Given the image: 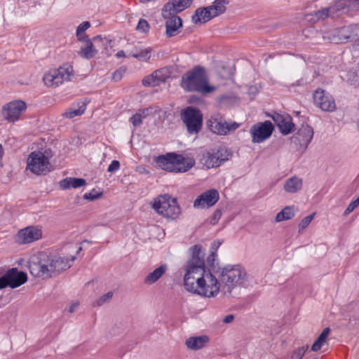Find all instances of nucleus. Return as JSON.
I'll list each match as a JSON object with an SVG mask.
<instances>
[{"label":"nucleus","mask_w":359,"mask_h":359,"mask_svg":"<svg viewBox=\"0 0 359 359\" xmlns=\"http://www.w3.org/2000/svg\"><path fill=\"white\" fill-rule=\"evenodd\" d=\"M190 258L187 262L184 285L189 292L205 297H214L219 292L220 283L205 268V253L201 245H194L189 250Z\"/></svg>","instance_id":"1"},{"label":"nucleus","mask_w":359,"mask_h":359,"mask_svg":"<svg viewBox=\"0 0 359 359\" xmlns=\"http://www.w3.org/2000/svg\"><path fill=\"white\" fill-rule=\"evenodd\" d=\"M193 0H170L163 7L161 15L165 21V34L172 37L177 34V30L182 27V18L177 13L189 8Z\"/></svg>","instance_id":"2"},{"label":"nucleus","mask_w":359,"mask_h":359,"mask_svg":"<svg viewBox=\"0 0 359 359\" xmlns=\"http://www.w3.org/2000/svg\"><path fill=\"white\" fill-rule=\"evenodd\" d=\"M181 86L186 91L202 94L210 93L215 89L214 86L208 84L206 70L201 65L194 67L182 76Z\"/></svg>","instance_id":"3"},{"label":"nucleus","mask_w":359,"mask_h":359,"mask_svg":"<svg viewBox=\"0 0 359 359\" xmlns=\"http://www.w3.org/2000/svg\"><path fill=\"white\" fill-rule=\"evenodd\" d=\"M155 162L161 169L170 172H185L195 165L193 158L175 153L160 155L156 157Z\"/></svg>","instance_id":"4"},{"label":"nucleus","mask_w":359,"mask_h":359,"mask_svg":"<svg viewBox=\"0 0 359 359\" xmlns=\"http://www.w3.org/2000/svg\"><path fill=\"white\" fill-rule=\"evenodd\" d=\"M220 280L224 284V293H231L232 290L243 285L247 280V273L241 265L226 266L222 269Z\"/></svg>","instance_id":"5"},{"label":"nucleus","mask_w":359,"mask_h":359,"mask_svg":"<svg viewBox=\"0 0 359 359\" xmlns=\"http://www.w3.org/2000/svg\"><path fill=\"white\" fill-rule=\"evenodd\" d=\"M153 208L164 217L175 219L181 214V208L176 198H172L168 194L159 196L155 199Z\"/></svg>","instance_id":"6"},{"label":"nucleus","mask_w":359,"mask_h":359,"mask_svg":"<svg viewBox=\"0 0 359 359\" xmlns=\"http://www.w3.org/2000/svg\"><path fill=\"white\" fill-rule=\"evenodd\" d=\"M181 119L189 134H198L203 126V114L199 109L187 107L181 111Z\"/></svg>","instance_id":"7"},{"label":"nucleus","mask_w":359,"mask_h":359,"mask_svg":"<svg viewBox=\"0 0 359 359\" xmlns=\"http://www.w3.org/2000/svg\"><path fill=\"white\" fill-rule=\"evenodd\" d=\"M49 269V255L45 252H40L38 255L33 256L29 262V272L36 278L52 277Z\"/></svg>","instance_id":"8"},{"label":"nucleus","mask_w":359,"mask_h":359,"mask_svg":"<svg viewBox=\"0 0 359 359\" xmlns=\"http://www.w3.org/2000/svg\"><path fill=\"white\" fill-rule=\"evenodd\" d=\"M72 67H60L45 74L43 81L48 87H57L65 81H69L72 75Z\"/></svg>","instance_id":"9"},{"label":"nucleus","mask_w":359,"mask_h":359,"mask_svg":"<svg viewBox=\"0 0 359 359\" xmlns=\"http://www.w3.org/2000/svg\"><path fill=\"white\" fill-rule=\"evenodd\" d=\"M353 25L334 28L323 34V39L333 43L355 42L353 39Z\"/></svg>","instance_id":"10"},{"label":"nucleus","mask_w":359,"mask_h":359,"mask_svg":"<svg viewBox=\"0 0 359 359\" xmlns=\"http://www.w3.org/2000/svg\"><path fill=\"white\" fill-rule=\"evenodd\" d=\"M51 165L41 151H33L27 158V168L36 175H46L50 171Z\"/></svg>","instance_id":"11"},{"label":"nucleus","mask_w":359,"mask_h":359,"mask_svg":"<svg viewBox=\"0 0 359 359\" xmlns=\"http://www.w3.org/2000/svg\"><path fill=\"white\" fill-rule=\"evenodd\" d=\"M27 280V273L19 271L17 268L8 269L0 277V290L6 287L16 288L23 285Z\"/></svg>","instance_id":"12"},{"label":"nucleus","mask_w":359,"mask_h":359,"mask_svg":"<svg viewBox=\"0 0 359 359\" xmlns=\"http://www.w3.org/2000/svg\"><path fill=\"white\" fill-rule=\"evenodd\" d=\"M240 123L235 121L227 122L223 121L218 116H211L207 121V127L210 131L219 135H226L227 134L235 131L239 128Z\"/></svg>","instance_id":"13"},{"label":"nucleus","mask_w":359,"mask_h":359,"mask_svg":"<svg viewBox=\"0 0 359 359\" xmlns=\"http://www.w3.org/2000/svg\"><path fill=\"white\" fill-rule=\"evenodd\" d=\"M273 130L274 126L270 121L259 122L252 125L250 129L252 142H263L271 136Z\"/></svg>","instance_id":"14"},{"label":"nucleus","mask_w":359,"mask_h":359,"mask_svg":"<svg viewBox=\"0 0 359 359\" xmlns=\"http://www.w3.org/2000/svg\"><path fill=\"white\" fill-rule=\"evenodd\" d=\"M27 104L22 100H14L3 107L2 114L6 120L15 122L20 118L21 113L25 111Z\"/></svg>","instance_id":"15"},{"label":"nucleus","mask_w":359,"mask_h":359,"mask_svg":"<svg viewBox=\"0 0 359 359\" xmlns=\"http://www.w3.org/2000/svg\"><path fill=\"white\" fill-rule=\"evenodd\" d=\"M42 238V228L40 226H29L20 230L17 241L20 244L30 243Z\"/></svg>","instance_id":"16"},{"label":"nucleus","mask_w":359,"mask_h":359,"mask_svg":"<svg viewBox=\"0 0 359 359\" xmlns=\"http://www.w3.org/2000/svg\"><path fill=\"white\" fill-rule=\"evenodd\" d=\"M314 103L325 111H333L336 109L334 98L329 93L322 89L316 90L313 93Z\"/></svg>","instance_id":"17"},{"label":"nucleus","mask_w":359,"mask_h":359,"mask_svg":"<svg viewBox=\"0 0 359 359\" xmlns=\"http://www.w3.org/2000/svg\"><path fill=\"white\" fill-rule=\"evenodd\" d=\"M219 199L217 189H210L200 194L194 202V206L198 208H205L213 206Z\"/></svg>","instance_id":"18"},{"label":"nucleus","mask_w":359,"mask_h":359,"mask_svg":"<svg viewBox=\"0 0 359 359\" xmlns=\"http://www.w3.org/2000/svg\"><path fill=\"white\" fill-rule=\"evenodd\" d=\"M271 118L283 135H289L294 130L295 125L290 115L276 112L271 115Z\"/></svg>","instance_id":"19"},{"label":"nucleus","mask_w":359,"mask_h":359,"mask_svg":"<svg viewBox=\"0 0 359 359\" xmlns=\"http://www.w3.org/2000/svg\"><path fill=\"white\" fill-rule=\"evenodd\" d=\"M76 259V256H72L71 258L61 257L59 256H50L49 255V270L53 276L55 273H58L65 271L71 266L70 262H74Z\"/></svg>","instance_id":"20"},{"label":"nucleus","mask_w":359,"mask_h":359,"mask_svg":"<svg viewBox=\"0 0 359 359\" xmlns=\"http://www.w3.org/2000/svg\"><path fill=\"white\" fill-rule=\"evenodd\" d=\"M217 16L218 15H215V11L212 7L209 6L197 8L191 17V20L194 24L205 23Z\"/></svg>","instance_id":"21"},{"label":"nucleus","mask_w":359,"mask_h":359,"mask_svg":"<svg viewBox=\"0 0 359 359\" xmlns=\"http://www.w3.org/2000/svg\"><path fill=\"white\" fill-rule=\"evenodd\" d=\"M353 0H339L333 6H330L332 18L338 17L342 14H346L353 10Z\"/></svg>","instance_id":"22"},{"label":"nucleus","mask_w":359,"mask_h":359,"mask_svg":"<svg viewBox=\"0 0 359 359\" xmlns=\"http://www.w3.org/2000/svg\"><path fill=\"white\" fill-rule=\"evenodd\" d=\"M208 341L209 338L208 336L201 335L188 338L185 341V344L188 348L196 351L203 348Z\"/></svg>","instance_id":"23"},{"label":"nucleus","mask_w":359,"mask_h":359,"mask_svg":"<svg viewBox=\"0 0 359 359\" xmlns=\"http://www.w3.org/2000/svg\"><path fill=\"white\" fill-rule=\"evenodd\" d=\"M302 180L298 177L294 176L288 178L284 184V190L290 194H294L301 190L302 188Z\"/></svg>","instance_id":"24"},{"label":"nucleus","mask_w":359,"mask_h":359,"mask_svg":"<svg viewBox=\"0 0 359 359\" xmlns=\"http://www.w3.org/2000/svg\"><path fill=\"white\" fill-rule=\"evenodd\" d=\"M86 184V180L76 177H67L60 182V187L62 189H68L69 188H80Z\"/></svg>","instance_id":"25"},{"label":"nucleus","mask_w":359,"mask_h":359,"mask_svg":"<svg viewBox=\"0 0 359 359\" xmlns=\"http://www.w3.org/2000/svg\"><path fill=\"white\" fill-rule=\"evenodd\" d=\"M220 244V243H218V244L216 245L215 242L212 244L211 248L212 250L206 259V264L205 263V268L207 271H211L214 273H217L219 271V269H217L215 264V262L217 257L215 251Z\"/></svg>","instance_id":"26"},{"label":"nucleus","mask_w":359,"mask_h":359,"mask_svg":"<svg viewBox=\"0 0 359 359\" xmlns=\"http://www.w3.org/2000/svg\"><path fill=\"white\" fill-rule=\"evenodd\" d=\"M167 269L166 264L161 265L144 278V283L151 285L156 283L165 273Z\"/></svg>","instance_id":"27"},{"label":"nucleus","mask_w":359,"mask_h":359,"mask_svg":"<svg viewBox=\"0 0 359 359\" xmlns=\"http://www.w3.org/2000/svg\"><path fill=\"white\" fill-rule=\"evenodd\" d=\"M296 135L302 139V144L305 146L306 144H309L313 139V130L309 125H302L297 130Z\"/></svg>","instance_id":"28"},{"label":"nucleus","mask_w":359,"mask_h":359,"mask_svg":"<svg viewBox=\"0 0 359 359\" xmlns=\"http://www.w3.org/2000/svg\"><path fill=\"white\" fill-rule=\"evenodd\" d=\"M97 53L98 51L95 48L93 42H89L88 43L81 46L78 54L83 59L90 60L94 57L97 54Z\"/></svg>","instance_id":"29"},{"label":"nucleus","mask_w":359,"mask_h":359,"mask_svg":"<svg viewBox=\"0 0 359 359\" xmlns=\"http://www.w3.org/2000/svg\"><path fill=\"white\" fill-rule=\"evenodd\" d=\"M306 17L307 20L316 22L319 20H324L327 17L332 18V14H331L330 7H328L314 11L313 13L307 14Z\"/></svg>","instance_id":"30"},{"label":"nucleus","mask_w":359,"mask_h":359,"mask_svg":"<svg viewBox=\"0 0 359 359\" xmlns=\"http://www.w3.org/2000/svg\"><path fill=\"white\" fill-rule=\"evenodd\" d=\"M88 102H89V100H88L87 99H85L82 102L78 103V105H79L78 109H69V110L65 111L63 115L66 118H72L75 116H81L84 113V111L86 109V105Z\"/></svg>","instance_id":"31"},{"label":"nucleus","mask_w":359,"mask_h":359,"mask_svg":"<svg viewBox=\"0 0 359 359\" xmlns=\"http://www.w3.org/2000/svg\"><path fill=\"white\" fill-rule=\"evenodd\" d=\"M330 332V327L325 328L323 332L320 334V335L318 337L316 340L314 341L313 345L311 346V350L313 352H316L319 351L323 345L325 344L329 333Z\"/></svg>","instance_id":"32"},{"label":"nucleus","mask_w":359,"mask_h":359,"mask_svg":"<svg viewBox=\"0 0 359 359\" xmlns=\"http://www.w3.org/2000/svg\"><path fill=\"white\" fill-rule=\"evenodd\" d=\"M294 216V207L286 206L276 217V222H280L292 219Z\"/></svg>","instance_id":"33"},{"label":"nucleus","mask_w":359,"mask_h":359,"mask_svg":"<svg viewBox=\"0 0 359 359\" xmlns=\"http://www.w3.org/2000/svg\"><path fill=\"white\" fill-rule=\"evenodd\" d=\"M218 154L215 153H208L205 158V165L208 168H217L221 165V161L219 160Z\"/></svg>","instance_id":"34"},{"label":"nucleus","mask_w":359,"mask_h":359,"mask_svg":"<svg viewBox=\"0 0 359 359\" xmlns=\"http://www.w3.org/2000/svg\"><path fill=\"white\" fill-rule=\"evenodd\" d=\"M151 48L138 50L136 48L135 51L132 53L131 55L140 61H147L151 57Z\"/></svg>","instance_id":"35"},{"label":"nucleus","mask_w":359,"mask_h":359,"mask_svg":"<svg viewBox=\"0 0 359 359\" xmlns=\"http://www.w3.org/2000/svg\"><path fill=\"white\" fill-rule=\"evenodd\" d=\"M229 0H215L211 6L215 11V15L223 14L226 10V5L229 4Z\"/></svg>","instance_id":"36"},{"label":"nucleus","mask_w":359,"mask_h":359,"mask_svg":"<svg viewBox=\"0 0 359 359\" xmlns=\"http://www.w3.org/2000/svg\"><path fill=\"white\" fill-rule=\"evenodd\" d=\"M302 140V139L297 135L290 138V143L296 151H304L307 149L309 144L304 146Z\"/></svg>","instance_id":"37"},{"label":"nucleus","mask_w":359,"mask_h":359,"mask_svg":"<svg viewBox=\"0 0 359 359\" xmlns=\"http://www.w3.org/2000/svg\"><path fill=\"white\" fill-rule=\"evenodd\" d=\"M308 348L309 346L306 345L293 350L291 353V359H302Z\"/></svg>","instance_id":"38"},{"label":"nucleus","mask_w":359,"mask_h":359,"mask_svg":"<svg viewBox=\"0 0 359 359\" xmlns=\"http://www.w3.org/2000/svg\"><path fill=\"white\" fill-rule=\"evenodd\" d=\"M113 297L112 292H108L107 293L102 295L100 298H98L96 302L93 304L94 306H100L105 303H107L111 301Z\"/></svg>","instance_id":"39"},{"label":"nucleus","mask_w":359,"mask_h":359,"mask_svg":"<svg viewBox=\"0 0 359 359\" xmlns=\"http://www.w3.org/2000/svg\"><path fill=\"white\" fill-rule=\"evenodd\" d=\"M103 195L102 191H97L95 189H93L90 192L86 193L83 198L85 200L93 201L96 199L100 198Z\"/></svg>","instance_id":"40"},{"label":"nucleus","mask_w":359,"mask_h":359,"mask_svg":"<svg viewBox=\"0 0 359 359\" xmlns=\"http://www.w3.org/2000/svg\"><path fill=\"white\" fill-rule=\"evenodd\" d=\"M142 85L144 86L155 87V86H158V81H156V80L154 79V77L153 76V75L151 74L150 75L145 76L142 79Z\"/></svg>","instance_id":"41"},{"label":"nucleus","mask_w":359,"mask_h":359,"mask_svg":"<svg viewBox=\"0 0 359 359\" xmlns=\"http://www.w3.org/2000/svg\"><path fill=\"white\" fill-rule=\"evenodd\" d=\"M315 215H316V213L313 212L312 214L305 217L301 221V222L299 224V226H298L299 231H300L301 230L306 228L309 225V224L311 223L312 219L314 218Z\"/></svg>","instance_id":"42"},{"label":"nucleus","mask_w":359,"mask_h":359,"mask_svg":"<svg viewBox=\"0 0 359 359\" xmlns=\"http://www.w3.org/2000/svg\"><path fill=\"white\" fill-rule=\"evenodd\" d=\"M136 29L142 33H147L149 31V25L144 19H140L137 23Z\"/></svg>","instance_id":"43"},{"label":"nucleus","mask_w":359,"mask_h":359,"mask_svg":"<svg viewBox=\"0 0 359 359\" xmlns=\"http://www.w3.org/2000/svg\"><path fill=\"white\" fill-rule=\"evenodd\" d=\"M143 116L140 113H136L133 115L130 118V122L134 127H139L142 125Z\"/></svg>","instance_id":"44"},{"label":"nucleus","mask_w":359,"mask_h":359,"mask_svg":"<svg viewBox=\"0 0 359 359\" xmlns=\"http://www.w3.org/2000/svg\"><path fill=\"white\" fill-rule=\"evenodd\" d=\"M219 156V160L221 161V164L229 159V157L231 156V154L226 149H218L216 152Z\"/></svg>","instance_id":"45"},{"label":"nucleus","mask_w":359,"mask_h":359,"mask_svg":"<svg viewBox=\"0 0 359 359\" xmlns=\"http://www.w3.org/2000/svg\"><path fill=\"white\" fill-rule=\"evenodd\" d=\"M348 79L351 81L353 84L359 85V64L354 71L350 73Z\"/></svg>","instance_id":"46"},{"label":"nucleus","mask_w":359,"mask_h":359,"mask_svg":"<svg viewBox=\"0 0 359 359\" xmlns=\"http://www.w3.org/2000/svg\"><path fill=\"white\" fill-rule=\"evenodd\" d=\"M90 27V23L88 21L83 22L77 27L76 35L79 36L80 34H83Z\"/></svg>","instance_id":"47"},{"label":"nucleus","mask_w":359,"mask_h":359,"mask_svg":"<svg viewBox=\"0 0 359 359\" xmlns=\"http://www.w3.org/2000/svg\"><path fill=\"white\" fill-rule=\"evenodd\" d=\"M125 72H126V69H121V68H120L118 69H116L112 74L111 79L113 81H114L115 82L119 81L122 79Z\"/></svg>","instance_id":"48"},{"label":"nucleus","mask_w":359,"mask_h":359,"mask_svg":"<svg viewBox=\"0 0 359 359\" xmlns=\"http://www.w3.org/2000/svg\"><path fill=\"white\" fill-rule=\"evenodd\" d=\"M222 215V214L221 210L220 209H217L214 212V213H213V215H212V217L210 219V223L211 224H212V225L216 224L218 222V221L219 220V219L221 218Z\"/></svg>","instance_id":"49"},{"label":"nucleus","mask_w":359,"mask_h":359,"mask_svg":"<svg viewBox=\"0 0 359 359\" xmlns=\"http://www.w3.org/2000/svg\"><path fill=\"white\" fill-rule=\"evenodd\" d=\"M120 168V163L117 160H114L111 161V163L109 164L107 171L109 172H114L116 170H118Z\"/></svg>","instance_id":"50"},{"label":"nucleus","mask_w":359,"mask_h":359,"mask_svg":"<svg viewBox=\"0 0 359 359\" xmlns=\"http://www.w3.org/2000/svg\"><path fill=\"white\" fill-rule=\"evenodd\" d=\"M154 79L158 81V86L163 83L165 82V77L163 76L162 72L161 70H156L154 72L152 73Z\"/></svg>","instance_id":"51"},{"label":"nucleus","mask_w":359,"mask_h":359,"mask_svg":"<svg viewBox=\"0 0 359 359\" xmlns=\"http://www.w3.org/2000/svg\"><path fill=\"white\" fill-rule=\"evenodd\" d=\"M353 39H354L355 42L359 41V23L353 25Z\"/></svg>","instance_id":"52"},{"label":"nucleus","mask_w":359,"mask_h":359,"mask_svg":"<svg viewBox=\"0 0 359 359\" xmlns=\"http://www.w3.org/2000/svg\"><path fill=\"white\" fill-rule=\"evenodd\" d=\"M358 206L356 205V204L354 203V201H351L349 205H348V207L346 208V209L344 210V216H346L348 215H349L351 212H352Z\"/></svg>","instance_id":"53"},{"label":"nucleus","mask_w":359,"mask_h":359,"mask_svg":"<svg viewBox=\"0 0 359 359\" xmlns=\"http://www.w3.org/2000/svg\"><path fill=\"white\" fill-rule=\"evenodd\" d=\"M78 41L84 43L85 44L88 43L89 42H92V40L89 38V36L84 34H80V35L76 36Z\"/></svg>","instance_id":"54"},{"label":"nucleus","mask_w":359,"mask_h":359,"mask_svg":"<svg viewBox=\"0 0 359 359\" xmlns=\"http://www.w3.org/2000/svg\"><path fill=\"white\" fill-rule=\"evenodd\" d=\"M201 100V99L199 97L194 95H191L189 99V102L191 104H198Z\"/></svg>","instance_id":"55"},{"label":"nucleus","mask_w":359,"mask_h":359,"mask_svg":"<svg viewBox=\"0 0 359 359\" xmlns=\"http://www.w3.org/2000/svg\"><path fill=\"white\" fill-rule=\"evenodd\" d=\"M41 154L43 155L45 158L48 161L49 158H51L53 156L52 151L50 149H46L43 152H41Z\"/></svg>","instance_id":"56"},{"label":"nucleus","mask_w":359,"mask_h":359,"mask_svg":"<svg viewBox=\"0 0 359 359\" xmlns=\"http://www.w3.org/2000/svg\"><path fill=\"white\" fill-rule=\"evenodd\" d=\"M79 305V303L78 302H74L69 306L68 311L71 313H74Z\"/></svg>","instance_id":"57"},{"label":"nucleus","mask_w":359,"mask_h":359,"mask_svg":"<svg viewBox=\"0 0 359 359\" xmlns=\"http://www.w3.org/2000/svg\"><path fill=\"white\" fill-rule=\"evenodd\" d=\"M233 319H234V316L232 314H229L224 317V318L223 319V322L224 323H229L232 322L233 320Z\"/></svg>","instance_id":"58"},{"label":"nucleus","mask_w":359,"mask_h":359,"mask_svg":"<svg viewBox=\"0 0 359 359\" xmlns=\"http://www.w3.org/2000/svg\"><path fill=\"white\" fill-rule=\"evenodd\" d=\"M149 111V108H144L140 110V113L143 116V118H146L148 116Z\"/></svg>","instance_id":"59"},{"label":"nucleus","mask_w":359,"mask_h":359,"mask_svg":"<svg viewBox=\"0 0 359 359\" xmlns=\"http://www.w3.org/2000/svg\"><path fill=\"white\" fill-rule=\"evenodd\" d=\"M352 5L353 10L359 11V0H353Z\"/></svg>","instance_id":"60"},{"label":"nucleus","mask_w":359,"mask_h":359,"mask_svg":"<svg viewBox=\"0 0 359 359\" xmlns=\"http://www.w3.org/2000/svg\"><path fill=\"white\" fill-rule=\"evenodd\" d=\"M116 57L118 58L126 57L125 53L123 50H119L116 53Z\"/></svg>","instance_id":"61"},{"label":"nucleus","mask_w":359,"mask_h":359,"mask_svg":"<svg viewBox=\"0 0 359 359\" xmlns=\"http://www.w3.org/2000/svg\"><path fill=\"white\" fill-rule=\"evenodd\" d=\"M257 93V88L256 87L251 86L249 88V94H253L254 95Z\"/></svg>","instance_id":"62"},{"label":"nucleus","mask_w":359,"mask_h":359,"mask_svg":"<svg viewBox=\"0 0 359 359\" xmlns=\"http://www.w3.org/2000/svg\"><path fill=\"white\" fill-rule=\"evenodd\" d=\"M102 38L101 35H97L93 38L92 42L96 41H102Z\"/></svg>","instance_id":"63"},{"label":"nucleus","mask_w":359,"mask_h":359,"mask_svg":"<svg viewBox=\"0 0 359 359\" xmlns=\"http://www.w3.org/2000/svg\"><path fill=\"white\" fill-rule=\"evenodd\" d=\"M353 201L356 204V205L358 206L359 205V196Z\"/></svg>","instance_id":"64"}]
</instances>
